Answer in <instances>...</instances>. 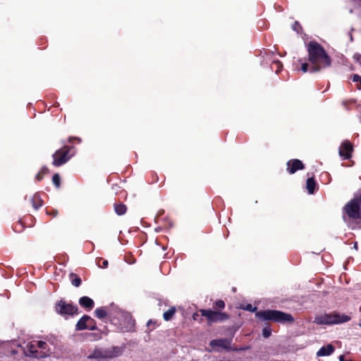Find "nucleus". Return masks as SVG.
<instances>
[{
	"instance_id": "2eb2a0df",
	"label": "nucleus",
	"mask_w": 361,
	"mask_h": 361,
	"mask_svg": "<svg viewBox=\"0 0 361 361\" xmlns=\"http://www.w3.org/2000/svg\"><path fill=\"white\" fill-rule=\"evenodd\" d=\"M335 350V348L331 344H328L322 347L317 353V356L324 357L331 355Z\"/></svg>"
},
{
	"instance_id": "4468645a",
	"label": "nucleus",
	"mask_w": 361,
	"mask_h": 361,
	"mask_svg": "<svg viewBox=\"0 0 361 361\" xmlns=\"http://www.w3.org/2000/svg\"><path fill=\"white\" fill-rule=\"evenodd\" d=\"M288 171L290 173H294L299 169H302L304 167L303 164L299 159H294L292 161H290L287 164Z\"/></svg>"
},
{
	"instance_id": "20e7f679",
	"label": "nucleus",
	"mask_w": 361,
	"mask_h": 361,
	"mask_svg": "<svg viewBox=\"0 0 361 361\" xmlns=\"http://www.w3.org/2000/svg\"><path fill=\"white\" fill-rule=\"evenodd\" d=\"M344 211L350 219H361V195L348 202L344 207Z\"/></svg>"
},
{
	"instance_id": "cd10ccee",
	"label": "nucleus",
	"mask_w": 361,
	"mask_h": 361,
	"mask_svg": "<svg viewBox=\"0 0 361 361\" xmlns=\"http://www.w3.org/2000/svg\"><path fill=\"white\" fill-rule=\"evenodd\" d=\"M101 260H102V259H99L98 260V262H97V265H98L99 267H101V268H106V267H107V266H108V264H109L108 261H107V260H106V259H105V260H103V261H102V264L101 265V264H99V262H100Z\"/></svg>"
},
{
	"instance_id": "ddd939ff",
	"label": "nucleus",
	"mask_w": 361,
	"mask_h": 361,
	"mask_svg": "<svg viewBox=\"0 0 361 361\" xmlns=\"http://www.w3.org/2000/svg\"><path fill=\"white\" fill-rule=\"evenodd\" d=\"M353 150L352 145L348 141L343 142L339 148V154L345 159H348L351 157V152Z\"/></svg>"
},
{
	"instance_id": "a878e982",
	"label": "nucleus",
	"mask_w": 361,
	"mask_h": 361,
	"mask_svg": "<svg viewBox=\"0 0 361 361\" xmlns=\"http://www.w3.org/2000/svg\"><path fill=\"white\" fill-rule=\"evenodd\" d=\"M243 310L250 311V312H255L257 310L256 307H253L251 304H247L245 307H242Z\"/></svg>"
},
{
	"instance_id": "6ab92c4d",
	"label": "nucleus",
	"mask_w": 361,
	"mask_h": 361,
	"mask_svg": "<svg viewBox=\"0 0 361 361\" xmlns=\"http://www.w3.org/2000/svg\"><path fill=\"white\" fill-rule=\"evenodd\" d=\"M114 209L118 215H123L126 212L127 208L125 204L120 203L115 204Z\"/></svg>"
},
{
	"instance_id": "0eeeda50",
	"label": "nucleus",
	"mask_w": 361,
	"mask_h": 361,
	"mask_svg": "<svg viewBox=\"0 0 361 361\" xmlns=\"http://www.w3.org/2000/svg\"><path fill=\"white\" fill-rule=\"evenodd\" d=\"M37 344L27 343L24 349L25 355L35 358H42L48 356V351H39L37 350Z\"/></svg>"
},
{
	"instance_id": "39448f33",
	"label": "nucleus",
	"mask_w": 361,
	"mask_h": 361,
	"mask_svg": "<svg viewBox=\"0 0 361 361\" xmlns=\"http://www.w3.org/2000/svg\"><path fill=\"white\" fill-rule=\"evenodd\" d=\"M202 316L205 317L209 323L222 322L228 319V315L225 312L213 311L211 310H200Z\"/></svg>"
},
{
	"instance_id": "f257e3e1",
	"label": "nucleus",
	"mask_w": 361,
	"mask_h": 361,
	"mask_svg": "<svg viewBox=\"0 0 361 361\" xmlns=\"http://www.w3.org/2000/svg\"><path fill=\"white\" fill-rule=\"evenodd\" d=\"M309 61L312 64V73L329 67L331 59L324 48L316 42H310L307 45Z\"/></svg>"
},
{
	"instance_id": "b1692460",
	"label": "nucleus",
	"mask_w": 361,
	"mask_h": 361,
	"mask_svg": "<svg viewBox=\"0 0 361 361\" xmlns=\"http://www.w3.org/2000/svg\"><path fill=\"white\" fill-rule=\"evenodd\" d=\"M53 183L56 185V188H59L60 185V176L58 173L54 175L52 178Z\"/></svg>"
},
{
	"instance_id": "423d86ee",
	"label": "nucleus",
	"mask_w": 361,
	"mask_h": 361,
	"mask_svg": "<svg viewBox=\"0 0 361 361\" xmlns=\"http://www.w3.org/2000/svg\"><path fill=\"white\" fill-rule=\"evenodd\" d=\"M55 310L57 313L63 316H73L77 314L78 307L61 300L56 304Z\"/></svg>"
},
{
	"instance_id": "1a4fd4ad",
	"label": "nucleus",
	"mask_w": 361,
	"mask_h": 361,
	"mask_svg": "<svg viewBox=\"0 0 361 361\" xmlns=\"http://www.w3.org/2000/svg\"><path fill=\"white\" fill-rule=\"evenodd\" d=\"M120 326L121 329L124 331H132L134 326V320L132 316L128 312L120 313Z\"/></svg>"
},
{
	"instance_id": "ea45409f",
	"label": "nucleus",
	"mask_w": 361,
	"mask_h": 361,
	"mask_svg": "<svg viewBox=\"0 0 361 361\" xmlns=\"http://www.w3.org/2000/svg\"><path fill=\"white\" fill-rule=\"evenodd\" d=\"M57 212H53V214L56 215Z\"/></svg>"
},
{
	"instance_id": "4be33fe9",
	"label": "nucleus",
	"mask_w": 361,
	"mask_h": 361,
	"mask_svg": "<svg viewBox=\"0 0 361 361\" xmlns=\"http://www.w3.org/2000/svg\"><path fill=\"white\" fill-rule=\"evenodd\" d=\"M37 346L38 348H40L42 351H48L49 353V350H47V344L42 341L37 342Z\"/></svg>"
},
{
	"instance_id": "f03ea898",
	"label": "nucleus",
	"mask_w": 361,
	"mask_h": 361,
	"mask_svg": "<svg viewBox=\"0 0 361 361\" xmlns=\"http://www.w3.org/2000/svg\"><path fill=\"white\" fill-rule=\"evenodd\" d=\"M256 317L262 320H270L278 323H292L294 321L293 316L279 310H268L257 312Z\"/></svg>"
},
{
	"instance_id": "f8f14e48",
	"label": "nucleus",
	"mask_w": 361,
	"mask_h": 361,
	"mask_svg": "<svg viewBox=\"0 0 361 361\" xmlns=\"http://www.w3.org/2000/svg\"><path fill=\"white\" fill-rule=\"evenodd\" d=\"M115 355L114 353L109 350H102V349H97L94 350V352L87 356V358H94L97 360H104L110 357H114Z\"/></svg>"
},
{
	"instance_id": "412c9836",
	"label": "nucleus",
	"mask_w": 361,
	"mask_h": 361,
	"mask_svg": "<svg viewBox=\"0 0 361 361\" xmlns=\"http://www.w3.org/2000/svg\"><path fill=\"white\" fill-rule=\"evenodd\" d=\"M96 317L99 319H103L106 316V312L102 308H97L94 311Z\"/></svg>"
},
{
	"instance_id": "58836bf2",
	"label": "nucleus",
	"mask_w": 361,
	"mask_h": 361,
	"mask_svg": "<svg viewBox=\"0 0 361 361\" xmlns=\"http://www.w3.org/2000/svg\"><path fill=\"white\" fill-rule=\"evenodd\" d=\"M57 212H53V214L56 215Z\"/></svg>"
},
{
	"instance_id": "dca6fc26",
	"label": "nucleus",
	"mask_w": 361,
	"mask_h": 361,
	"mask_svg": "<svg viewBox=\"0 0 361 361\" xmlns=\"http://www.w3.org/2000/svg\"><path fill=\"white\" fill-rule=\"evenodd\" d=\"M79 304L82 307L90 310L92 309L94 307V301L87 296H83L80 298L79 300Z\"/></svg>"
},
{
	"instance_id": "a19ab883",
	"label": "nucleus",
	"mask_w": 361,
	"mask_h": 361,
	"mask_svg": "<svg viewBox=\"0 0 361 361\" xmlns=\"http://www.w3.org/2000/svg\"><path fill=\"white\" fill-rule=\"evenodd\" d=\"M360 2H361V0H360Z\"/></svg>"
},
{
	"instance_id": "7c9ffc66",
	"label": "nucleus",
	"mask_w": 361,
	"mask_h": 361,
	"mask_svg": "<svg viewBox=\"0 0 361 361\" xmlns=\"http://www.w3.org/2000/svg\"><path fill=\"white\" fill-rule=\"evenodd\" d=\"M274 64L277 67L278 69H280L282 67L281 63L280 61H274Z\"/></svg>"
},
{
	"instance_id": "7ed1b4c3",
	"label": "nucleus",
	"mask_w": 361,
	"mask_h": 361,
	"mask_svg": "<svg viewBox=\"0 0 361 361\" xmlns=\"http://www.w3.org/2000/svg\"><path fill=\"white\" fill-rule=\"evenodd\" d=\"M350 320V316L334 312L330 314H324L316 316L314 322L317 324L333 325L347 322Z\"/></svg>"
},
{
	"instance_id": "4c0bfd02",
	"label": "nucleus",
	"mask_w": 361,
	"mask_h": 361,
	"mask_svg": "<svg viewBox=\"0 0 361 361\" xmlns=\"http://www.w3.org/2000/svg\"><path fill=\"white\" fill-rule=\"evenodd\" d=\"M150 323H151V321H149V322H147V325L149 326V325L150 324Z\"/></svg>"
},
{
	"instance_id": "aec40b11",
	"label": "nucleus",
	"mask_w": 361,
	"mask_h": 361,
	"mask_svg": "<svg viewBox=\"0 0 361 361\" xmlns=\"http://www.w3.org/2000/svg\"><path fill=\"white\" fill-rule=\"evenodd\" d=\"M175 312H176V310L174 307L170 308L169 310H167L166 312H165L164 313V319L166 321H169V319H171V317L173 316Z\"/></svg>"
},
{
	"instance_id": "bb28decb",
	"label": "nucleus",
	"mask_w": 361,
	"mask_h": 361,
	"mask_svg": "<svg viewBox=\"0 0 361 361\" xmlns=\"http://www.w3.org/2000/svg\"><path fill=\"white\" fill-rule=\"evenodd\" d=\"M215 307L216 308L223 309L225 307V302L221 300H217L215 302Z\"/></svg>"
},
{
	"instance_id": "f704fd0d",
	"label": "nucleus",
	"mask_w": 361,
	"mask_h": 361,
	"mask_svg": "<svg viewBox=\"0 0 361 361\" xmlns=\"http://www.w3.org/2000/svg\"><path fill=\"white\" fill-rule=\"evenodd\" d=\"M197 316V313H195V314H194L192 315V318H193L194 319H196Z\"/></svg>"
},
{
	"instance_id": "f3484780",
	"label": "nucleus",
	"mask_w": 361,
	"mask_h": 361,
	"mask_svg": "<svg viewBox=\"0 0 361 361\" xmlns=\"http://www.w3.org/2000/svg\"><path fill=\"white\" fill-rule=\"evenodd\" d=\"M307 189L310 194H313L314 192L315 181L313 178H309L306 183Z\"/></svg>"
},
{
	"instance_id": "393cba45",
	"label": "nucleus",
	"mask_w": 361,
	"mask_h": 361,
	"mask_svg": "<svg viewBox=\"0 0 361 361\" xmlns=\"http://www.w3.org/2000/svg\"><path fill=\"white\" fill-rule=\"evenodd\" d=\"M311 68H312V64L310 63V66H309V64L307 63H302V66H301V70L303 73H306L308 71H310V72L311 71Z\"/></svg>"
},
{
	"instance_id": "a211bd4d",
	"label": "nucleus",
	"mask_w": 361,
	"mask_h": 361,
	"mask_svg": "<svg viewBox=\"0 0 361 361\" xmlns=\"http://www.w3.org/2000/svg\"><path fill=\"white\" fill-rule=\"evenodd\" d=\"M70 279L71 281V283L73 286L75 287H78L81 284V279L80 278L76 275L75 274L71 273L69 275Z\"/></svg>"
},
{
	"instance_id": "6e6552de",
	"label": "nucleus",
	"mask_w": 361,
	"mask_h": 361,
	"mask_svg": "<svg viewBox=\"0 0 361 361\" xmlns=\"http://www.w3.org/2000/svg\"><path fill=\"white\" fill-rule=\"evenodd\" d=\"M68 152L69 149L67 147H63L57 150L53 154V164L55 166H59L65 164L69 159V157H68Z\"/></svg>"
},
{
	"instance_id": "2f4dec72",
	"label": "nucleus",
	"mask_w": 361,
	"mask_h": 361,
	"mask_svg": "<svg viewBox=\"0 0 361 361\" xmlns=\"http://www.w3.org/2000/svg\"><path fill=\"white\" fill-rule=\"evenodd\" d=\"M42 176L43 174L41 173V172H39L37 175H36V179L38 180V181H40L42 179Z\"/></svg>"
},
{
	"instance_id": "9d476101",
	"label": "nucleus",
	"mask_w": 361,
	"mask_h": 361,
	"mask_svg": "<svg viewBox=\"0 0 361 361\" xmlns=\"http://www.w3.org/2000/svg\"><path fill=\"white\" fill-rule=\"evenodd\" d=\"M94 330L96 329V325L94 320L87 315H84L78 322L76 324V330Z\"/></svg>"
},
{
	"instance_id": "c85d7f7f",
	"label": "nucleus",
	"mask_w": 361,
	"mask_h": 361,
	"mask_svg": "<svg viewBox=\"0 0 361 361\" xmlns=\"http://www.w3.org/2000/svg\"><path fill=\"white\" fill-rule=\"evenodd\" d=\"M293 29L296 31L297 32H299L301 30V27L300 24L298 22H295L294 25H293Z\"/></svg>"
},
{
	"instance_id": "c756f323",
	"label": "nucleus",
	"mask_w": 361,
	"mask_h": 361,
	"mask_svg": "<svg viewBox=\"0 0 361 361\" xmlns=\"http://www.w3.org/2000/svg\"><path fill=\"white\" fill-rule=\"evenodd\" d=\"M360 80H361V76L356 75V74L353 76V82H360Z\"/></svg>"
},
{
	"instance_id": "e433bc0d",
	"label": "nucleus",
	"mask_w": 361,
	"mask_h": 361,
	"mask_svg": "<svg viewBox=\"0 0 361 361\" xmlns=\"http://www.w3.org/2000/svg\"><path fill=\"white\" fill-rule=\"evenodd\" d=\"M358 88H359V89H361V80H360V85H359Z\"/></svg>"
},
{
	"instance_id": "473e14b6",
	"label": "nucleus",
	"mask_w": 361,
	"mask_h": 361,
	"mask_svg": "<svg viewBox=\"0 0 361 361\" xmlns=\"http://www.w3.org/2000/svg\"><path fill=\"white\" fill-rule=\"evenodd\" d=\"M41 173L44 174L48 172V169L46 166H44L42 168L41 171H39Z\"/></svg>"
},
{
	"instance_id": "c9c22d12",
	"label": "nucleus",
	"mask_w": 361,
	"mask_h": 361,
	"mask_svg": "<svg viewBox=\"0 0 361 361\" xmlns=\"http://www.w3.org/2000/svg\"><path fill=\"white\" fill-rule=\"evenodd\" d=\"M354 247H355L356 250L357 249V243H355L354 244Z\"/></svg>"
},
{
	"instance_id": "9b49d317",
	"label": "nucleus",
	"mask_w": 361,
	"mask_h": 361,
	"mask_svg": "<svg viewBox=\"0 0 361 361\" xmlns=\"http://www.w3.org/2000/svg\"><path fill=\"white\" fill-rule=\"evenodd\" d=\"M209 345L214 350H228L231 348V341L226 338L214 339L210 341Z\"/></svg>"
},
{
	"instance_id": "72a5a7b5",
	"label": "nucleus",
	"mask_w": 361,
	"mask_h": 361,
	"mask_svg": "<svg viewBox=\"0 0 361 361\" xmlns=\"http://www.w3.org/2000/svg\"><path fill=\"white\" fill-rule=\"evenodd\" d=\"M32 202H32V206H33V207H34L35 209H38V207L41 206V204H37L34 202V200H33Z\"/></svg>"
},
{
	"instance_id": "5701e85b",
	"label": "nucleus",
	"mask_w": 361,
	"mask_h": 361,
	"mask_svg": "<svg viewBox=\"0 0 361 361\" xmlns=\"http://www.w3.org/2000/svg\"><path fill=\"white\" fill-rule=\"evenodd\" d=\"M271 329L269 326H266L262 329V335L264 338H268L271 336Z\"/></svg>"
}]
</instances>
